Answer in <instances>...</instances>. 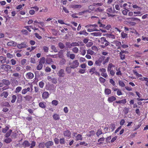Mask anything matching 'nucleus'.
<instances>
[{
	"mask_svg": "<svg viewBox=\"0 0 148 148\" xmlns=\"http://www.w3.org/2000/svg\"><path fill=\"white\" fill-rule=\"evenodd\" d=\"M99 26L96 24L94 25H88L85 26L86 28H89L87 30L88 32H91L94 31H97L98 30L96 28V27Z\"/></svg>",
	"mask_w": 148,
	"mask_h": 148,
	"instance_id": "1",
	"label": "nucleus"
},
{
	"mask_svg": "<svg viewBox=\"0 0 148 148\" xmlns=\"http://www.w3.org/2000/svg\"><path fill=\"white\" fill-rule=\"evenodd\" d=\"M11 66L6 64H3L0 66V70L2 71H8L11 69Z\"/></svg>",
	"mask_w": 148,
	"mask_h": 148,
	"instance_id": "2",
	"label": "nucleus"
},
{
	"mask_svg": "<svg viewBox=\"0 0 148 148\" xmlns=\"http://www.w3.org/2000/svg\"><path fill=\"white\" fill-rule=\"evenodd\" d=\"M70 67L72 69H75L77 68L79 65V63L77 60H74L72 62L69 63Z\"/></svg>",
	"mask_w": 148,
	"mask_h": 148,
	"instance_id": "3",
	"label": "nucleus"
},
{
	"mask_svg": "<svg viewBox=\"0 0 148 148\" xmlns=\"http://www.w3.org/2000/svg\"><path fill=\"white\" fill-rule=\"evenodd\" d=\"M99 42L100 44H104V47L107 46L109 42L106 40L105 37H102L99 40Z\"/></svg>",
	"mask_w": 148,
	"mask_h": 148,
	"instance_id": "4",
	"label": "nucleus"
},
{
	"mask_svg": "<svg viewBox=\"0 0 148 148\" xmlns=\"http://www.w3.org/2000/svg\"><path fill=\"white\" fill-rule=\"evenodd\" d=\"M107 14L109 16H111L112 17H113L115 16L114 15H113V14L116 11L115 10L113 11L112 10V8H109L107 9Z\"/></svg>",
	"mask_w": 148,
	"mask_h": 148,
	"instance_id": "5",
	"label": "nucleus"
},
{
	"mask_svg": "<svg viewBox=\"0 0 148 148\" xmlns=\"http://www.w3.org/2000/svg\"><path fill=\"white\" fill-rule=\"evenodd\" d=\"M105 57L103 56H101L98 60L95 61V64L97 66H100L101 65L102 62L104 60Z\"/></svg>",
	"mask_w": 148,
	"mask_h": 148,
	"instance_id": "6",
	"label": "nucleus"
},
{
	"mask_svg": "<svg viewBox=\"0 0 148 148\" xmlns=\"http://www.w3.org/2000/svg\"><path fill=\"white\" fill-rule=\"evenodd\" d=\"M90 73H91V75L95 73L96 75L98 76H100V74L99 73L96 71V69L95 67H92L90 69L89 71Z\"/></svg>",
	"mask_w": 148,
	"mask_h": 148,
	"instance_id": "7",
	"label": "nucleus"
},
{
	"mask_svg": "<svg viewBox=\"0 0 148 148\" xmlns=\"http://www.w3.org/2000/svg\"><path fill=\"white\" fill-rule=\"evenodd\" d=\"M98 25L99 27H104L107 30H109L111 28V26L110 25H107L106 26V25L102 24L99 21L98 22Z\"/></svg>",
	"mask_w": 148,
	"mask_h": 148,
	"instance_id": "8",
	"label": "nucleus"
},
{
	"mask_svg": "<svg viewBox=\"0 0 148 148\" xmlns=\"http://www.w3.org/2000/svg\"><path fill=\"white\" fill-rule=\"evenodd\" d=\"M17 47L19 49H21L27 47V46L24 42H21V44H18L17 45Z\"/></svg>",
	"mask_w": 148,
	"mask_h": 148,
	"instance_id": "9",
	"label": "nucleus"
},
{
	"mask_svg": "<svg viewBox=\"0 0 148 148\" xmlns=\"http://www.w3.org/2000/svg\"><path fill=\"white\" fill-rule=\"evenodd\" d=\"M63 134L64 136L69 138L71 137V132L68 130H66L64 131V132Z\"/></svg>",
	"mask_w": 148,
	"mask_h": 148,
	"instance_id": "10",
	"label": "nucleus"
},
{
	"mask_svg": "<svg viewBox=\"0 0 148 148\" xmlns=\"http://www.w3.org/2000/svg\"><path fill=\"white\" fill-rule=\"evenodd\" d=\"M49 92L47 91L44 92L42 95V97L43 99H47L49 97Z\"/></svg>",
	"mask_w": 148,
	"mask_h": 148,
	"instance_id": "11",
	"label": "nucleus"
},
{
	"mask_svg": "<svg viewBox=\"0 0 148 148\" xmlns=\"http://www.w3.org/2000/svg\"><path fill=\"white\" fill-rule=\"evenodd\" d=\"M58 74L60 77H64V76L65 73L64 70L63 69H60L59 71Z\"/></svg>",
	"mask_w": 148,
	"mask_h": 148,
	"instance_id": "12",
	"label": "nucleus"
},
{
	"mask_svg": "<svg viewBox=\"0 0 148 148\" xmlns=\"http://www.w3.org/2000/svg\"><path fill=\"white\" fill-rule=\"evenodd\" d=\"M105 139L104 137H101L98 140L97 142L98 143L96 144V145H100L103 144L105 141Z\"/></svg>",
	"mask_w": 148,
	"mask_h": 148,
	"instance_id": "13",
	"label": "nucleus"
},
{
	"mask_svg": "<svg viewBox=\"0 0 148 148\" xmlns=\"http://www.w3.org/2000/svg\"><path fill=\"white\" fill-rule=\"evenodd\" d=\"M12 139L11 138L5 137L3 139V142L6 143L8 144L10 143L12 141Z\"/></svg>",
	"mask_w": 148,
	"mask_h": 148,
	"instance_id": "14",
	"label": "nucleus"
},
{
	"mask_svg": "<svg viewBox=\"0 0 148 148\" xmlns=\"http://www.w3.org/2000/svg\"><path fill=\"white\" fill-rule=\"evenodd\" d=\"M26 76L27 79H31L34 77V75L33 73L29 72L26 74Z\"/></svg>",
	"mask_w": 148,
	"mask_h": 148,
	"instance_id": "15",
	"label": "nucleus"
},
{
	"mask_svg": "<svg viewBox=\"0 0 148 148\" xmlns=\"http://www.w3.org/2000/svg\"><path fill=\"white\" fill-rule=\"evenodd\" d=\"M6 58L2 56H0V63L4 64L6 62Z\"/></svg>",
	"mask_w": 148,
	"mask_h": 148,
	"instance_id": "16",
	"label": "nucleus"
},
{
	"mask_svg": "<svg viewBox=\"0 0 148 148\" xmlns=\"http://www.w3.org/2000/svg\"><path fill=\"white\" fill-rule=\"evenodd\" d=\"M70 45L71 46L70 47H69V48H70L71 47H74L75 46H79V44L77 42H73L72 43L70 44V43L69 42H66V45Z\"/></svg>",
	"mask_w": 148,
	"mask_h": 148,
	"instance_id": "17",
	"label": "nucleus"
},
{
	"mask_svg": "<svg viewBox=\"0 0 148 148\" xmlns=\"http://www.w3.org/2000/svg\"><path fill=\"white\" fill-rule=\"evenodd\" d=\"M7 45L8 46L15 47L17 45V43L14 41H11L8 42L7 44Z\"/></svg>",
	"mask_w": 148,
	"mask_h": 148,
	"instance_id": "18",
	"label": "nucleus"
},
{
	"mask_svg": "<svg viewBox=\"0 0 148 148\" xmlns=\"http://www.w3.org/2000/svg\"><path fill=\"white\" fill-rule=\"evenodd\" d=\"M46 61V63L48 64H52L53 63V61L52 60V59L48 56L47 58Z\"/></svg>",
	"mask_w": 148,
	"mask_h": 148,
	"instance_id": "19",
	"label": "nucleus"
},
{
	"mask_svg": "<svg viewBox=\"0 0 148 148\" xmlns=\"http://www.w3.org/2000/svg\"><path fill=\"white\" fill-rule=\"evenodd\" d=\"M30 90V88L29 87H27V88H24L22 90L21 93L22 95H25Z\"/></svg>",
	"mask_w": 148,
	"mask_h": 148,
	"instance_id": "20",
	"label": "nucleus"
},
{
	"mask_svg": "<svg viewBox=\"0 0 148 148\" xmlns=\"http://www.w3.org/2000/svg\"><path fill=\"white\" fill-rule=\"evenodd\" d=\"M95 133V132L94 130H92L88 132V133L86 134V136L88 137H91L92 136L94 135Z\"/></svg>",
	"mask_w": 148,
	"mask_h": 148,
	"instance_id": "21",
	"label": "nucleus"
},
{
	"mask_svg": "<svg viewBox=\"0 0 148 148\" xmlns=\"http://www.w3.org/2000/svg\"><path fill=\"white\" fill-rule=\"evenodd\" d=\"M136 95H137V96H138V97H139V98H137V101H142L143 100H147L148 99H142V98H140L142 96V95H141V94H140L139 92H137V91H136L135 92Z\"/></svg>",
	"mask_w": 148,
	"mask_h": 148,
	"instance_id": "22",
	"label": "nucleus"
},
{
	"mask_svg": "<svg viewBox=\"0 0 148 148\" xmlns=\"http://www.w3.org/2000/svg\"><path fill=\"white\" fill-rule=\"evenodd\" d=\"M116 98L114 96H111L109 97L108 99V101L109 103H111L116 100Z\"/></svg>",
	"mask_w": 148,
	"mask_h": 148,
	"instance_id": "23",
	"label": "nucleus"
},
{
	"mask_svg": "<svg viewBox=\"0 0 148 148\" xmlns=\"http://www.w3.org/2000/svg\"><path fill=\"white\" fill-rule=\"evenodd\" d=\"M2 82L3 84L7 86H8L10 84V82L9 80L4 79L2 80Z\"/></svg>",
	"mask_w": 148,
	"mask_h": 148,
	"instance_id": "24",
	"label": "nucleus"
},
{
	"mask_svg": "<svg viewBox=\"0 0 148 148\" xmlns=\"http://www.w3.org/2000/svg\"><path fill=\"white\" fill-rule=\"evenodd\" d=\"M114 43L116 46L117 47V49H120L121 46V42L118 41H116L114 42Z\"/></svg>",
	"mask_w": 148,
	"mask_h": 148,
	"instance_id": "25",
	"label": "nucleus"
},
{
	"mask_svg": "<svg viewBox=\"0 0 148 148\" xmlns=\"http://www.w3.org/2000/svg\"><path fill=\"white\" fill-rule=\"evenodd\" d=\"M8 95V92L7 91H3L0 95L1 97H4V98H6Z\"/></svg>",
	"mask_w": 148,
	"mask_h": 148,
	"instance_id": "26",
	"label": "nucleus"
},
{
	"mask_svg": "<svg viewBox=\"0 0 148 148\" xmlns=\"http://www.w3.org/2000/svg\"><path fill=\"white\" fill-rule=\"evenodd\" d=\"M53 118L55 120H57L60 119V116L59 114L55 113L53 115Z\"/></svg>",
	"mask_w": 148,
	"mask_h": 148,
	"instance_id": "27",
	"label": "nucleus"
},
{
	"mask_svg": "<svg viewBox=\"0 0 148 148\" xmlns=\"http://www.w3.org/2000/svg\"><path fill=\"white\" fill-rule=\"evenodd\" d=\"M22 145L23 147H27L30 145V144L29 142L27 140H25L22 143Z\"/></svg>",
	"mask_w": 148,
	"mask_h": 148,
	"instance_id": "28",
	"label": "nucleus"
},
{
	"mask_svg": "<svg viewBox=\"0 0 148 148\" xmlns=\"http://www.w3.org/2000/svg\"><path fill=\"white\" fill-rule=\"evenodd\" d=\"M126 100L125 99H123L119 101H116L115 102L117 103L125 104L126 103Z\"/></svg>",
	"mask_w": 148,
	"mask_h": 148,
	"instance_id": "29",
	"label": "nucleus"
},
{
	"mask_svg": "<svg viewBox=\"0 0 148 148\" xmlns=\"http://www.w3.org/2000/svg\"><path fill=\"white\" fill-rule=\"evenodd\" d=\"M45 145L46 147H49L53 145V143L52 141H49L46 143Z\"/></svg>",
	"mask_w": 148,
	"mask_h": 148,
	"instance_id": "30",
	"label": "nucleus"
},
{
	"mask_svg": "<svg viewBox=\"0 0 148 148\" xmlns=\"http://www.w3.org/2000/svg\"><path fill=\"white\" fill-rule=\"evenodd\" d=\"M133 72L134 75H135L136 76L139 77H142V75L141 74H139L138 73L136 69H134L133 70Z\"/></svg>",
	"mask_w": 148,
	"mask_h": 148,
	"instance_id": "31",
	"label": "nucleus"
},
{
	"mask_svg": "<svg viewBox=\"0 0 148 148\" xmlns=\"http://www.w3.org/2000/svg\"><path fill=\"white\" fill-rule=\"evenodd\" d=\"M115 66L112 63H110L109 64L107 68V71L109 72V71L112 70L111 69L112 67H114Z\"/></svg>",
	"mask_w": 148,
	"mask_h": 148,
	"instance_id": "32",
	"label": "nucleus"
},
{
	"mask_svg": "<svg viewBox=\"0 0 148 148\" xmlns=\"http://www.w3.org/2000/svg\"><path fill=\"white\" fill-rule=\"evenodd\" d=\"M90 34L94 36H101V33L100 32H93L91 33Z\"/></svg>",
	"mask_w": 148,
	"mask_h": 148,
	"instance_id": "33",
	"label": "nucleus"
},
{
	"mask_svg": "<svg viewBox=\"0 0 148 148\" xmlns=\"http://www.w3.org/2000/svg\"><path fill=\"white\" fill-rule=\"evenodd\" d=\"M104 92L106 95H108L111 93V91L110 89L107 88L105 89Z\"/></svg>",
	"mask_w": 148,
	"mask_h": 148,
	"instance_id": "34",
	"label": "nucleus"
},
{
	"mask_svg": "<svg viewBox=\"0 0 148 148\" xmlns=\"http://www.w3.org/2000/svg\"><path fill=\"white\" fill-rule=\"evenodd\" d=\"M82 135L80 134H78L76 137L75 140L78 141L79 140H82Z\"/></svg>",
	"mask_w": 148,
	"mask_h": 148,
	"instance_id": "35",
	"label": "nucleus"
},
{
	"mask_svg": "<svg viewBox=\"0 0 148 148\" xmlns=\"http://www.w3.org/2000/svg\"><path fill=\"white\" fill-rule=\"evenodd\" d=\"M103 134L102 130L101 129H99L96 132V134L97 137H99V136Z\"/></svg>",
	"mask_w": 148,
	"mask_h": 148,
	"instance_id": "36",
	"label": "nucleus"
},
{
	"mask_svg": "<svg viewBox=\"0 0 148 148\" xmlns=\"http://www.w3.org/2000/svg\"><path fill=\"white\" fill-rule=\"evenodd\" d=\"M78 33L80 35H84L85 36H87L88 34V33L86 32L85 30L81 31L79 32Z\"/></svg>",
	"mask_w": 148,
	"mask_h": 148,
	"instance_id": "37",
	"label": "nucleus"
},
{
	"mask_svg": "<svg viewBox=\"0 0 148 148\" xmlns=\"http://www.w3.org/2000/svg\"><path fill=\"white\" fill-rule=\"evenodd\" d=\"M17 98L16 96L15 95H13L12 97V99L11 100V102L12 103H14Z\"/></svg>",
	"mask_w": 148,
	"mask_h": 148,
	"instance_id": "38",
	"label": "nucleus"
},
{
	"mask_svg": "<svg viewBox=\"0 0 148 148\" xmlns=\"http://www.w3.org/2000/svg\"><path fill=\"white\" fill-rule=\"evenodd\" d=\"M134 13L135 14L134 16H140L142 15V14H141V13L140 11L134 12Z\"/></svg>",
	"mask_w": 148,
	"mask_h": 148,
	"instance_id": "39",
	"label": "nucleus"
},
{
	"mask_svg": "<svg viewBox=\"0 0 148 148\" xmlns=\"http://www.w3.org/2000/svg\"><path fill=\"white\" fill-rule=\"evenodd\" d=\"M12 132V130H10L9 131L7 132L5 134V137H9L10 136L11 133Z\"/></svg>",
	"mask_w": 148,
	"mask_h": 148,
	"instance_id": "40",
	"label": "nucleus"
},
{
	"mask_svg": "<svg viewBox=\"0 0 148 148\" xmlns=\"http://www.w3.org/2000/svg\"><path fill=\"white\" fill-rule=\"evenodd\" d=\"M22 90V87L21 86L17 87L16 88L15 92L16 93H19Z\"/></svg>",
	"mask_w": 148,
	"mask_h": 148,
	"instance_id": "41",
	"label": "nucleus"
},
{
	"mask_svg": "<svg viewBox=\"0 0 148 148\" xmlns=\"http://www.w3.org/2000/svg\"><path fill=\"white\" fill-rule=\"evenodd\" d=\"M119 85L121 87H123L125 86V84L124 82L121 80H119Z\"/></svg>",
	"mask_w": 148,
	"mask_h": 148,
	"instance_id": "42",
	"label": "nucleus"
},
{
	"mask_svg": "<svg viewBox=\"0 0 148 148\" xmlns=\"http://www.w3.org/2000/svg\"><path fill=\"white\" fill-rule=\"evenodd\" d=\"M43 67V65L42 63H39V64L38 65L36 69L38 70H40Z\"/></svg>",
	"mask_w": 148,
	"mask_h": 148,
	"instance_id": "43",
	"label": "nucleus"
},
{
	"mask_svg": "<svg viewBox=\"0 0 148 148\" xmlns=\"http://www.w3.org/2000/svg\"><path fill=\"white\" fill-rule=\"evenodd\" d=\"M24 97L26 101H29L32 99V97L29 95H27Z\"/></svg>",
	"mask_w": 148,
	"mask_h": 148,
	"instance_id": "44",
	"label": "nucleus"
},
{
	"mask_svg": "<svg viewBox=\"0 0 148 148\" xmlns=\"http://www.w3.org/2000/svg\"><path fill=\"white\" fill-rule=\"evenodd\" d=\"M71 7L73 8H81L82 7V6L81 5H73L71 6Z\"/></svg>",
	"mask_w": 148,
	"mask_h": 148,
	"instance_id": "45",
	"label": "nucleus"
},
{
	"mask_svg": "<svg viewBox=\"0 0 148 148\" xmlns=\"http://www.w3.org/2000/svg\"><path fill=\"white\" fill-rule=\"evenodd\" d=\"M87 53L88 54H89L91 55H93L94 53L93 51L90 49L87 50Z\"/></svg>",
	"mask_w": 148,
	"mask_h": 148,
	"instance_id": "46",
	"label": "nucleus"
},
{
	"mask_svg": "<svg viewBox=\"0 0 148 148\" xmlns=\"http://www.w3.org/2000/svg\"><path fill=\"white\" fill-rule=\"evenodd\" d=\"M45 143H40L39 144L38 147L40 148H44L45 147Z\"/></svg>",
	"mask_w": 148,
	"mask_h": 148,
	"instance_id": "47",
	"label": "nucleus"
},
{
	"mask_svg": "<svg viewBox=\"0 0 148 148\" xmlns=\"http://www.w3.org/2000/svg\"><path fill=\"white\" fill-rule=\"evenodd\" d=\"M12 76L19 78L20 77V75L18 73H14L12 74Z\"/></svg>",
	"mask_w": 148,
	"mask_h": 148,
	"instance_id": "48",
	"label": "nucleus"
},
{
	"mask_svg": "<svg viewBox=\"0 0 148 148\" xmlns=\"http://www.w3.org/2000/svg\"><path fill=\"white\" fill-rule=\"evenodd\" d=\"M39 106L40 107L42 108H45V105L44 103V102H41L39 104Z\"/></svg>",
	"mask_w": 148,
	"mask_h": 148,
	"instance_id": "49",
	"label": "nucleus"
},
{
	"mask_svg": "<svg viewBox=\"0 0 148 148\" xmlns=\"http://www.w3.org/2000/svg\"><path fill=\"white\" fill-rule=\"evenodd\" d=\"M73 52L75 53H77L79 51V49L76 47H74L72 49Z\"/></svg>",
	"mask_w": 148,
	"mask_h": 148,
	"instance_id": "50",
	"label": "nucleus"
},
{
	"mask_svg": "<svg viewBox=\"0 0 148 148\" xmlns=\"http://www.w3.org/2000/svg\"><path fill=\"white\" fill-rule=\"evenodd\" d=\"M71 68L70 67H67L66 68V71L68 74L70 73L71 71Z\"/></svg>",
	"mask_w": 148,
	"mask_h": 148,
	"instance_id": "51",
	"label": "nucleus"
},
{
	"mask_svg": "<svg viewBox=\"0 0 148 148\" xmlns=\"http://www.w3.org/2000/svg\"><path fill=\"white\" fill-rule=\"evenodd\" d=\"M51 49L55 52H57V50L54 45H52L51 46Z\"/></svg>",
	"mask_w": 148,
	"mask_h": 148,
	"instance_id": "52",
	"label": "nucleus"
},
{
	"mask_svg": "<svg viewBox=\"0 0 148 148\" xmlns=\"http://www.w3.org/2000/svg\"><path fill=\"white\" fill-rule=\"evenodd\" d=\"M45 58L44 57H42L40 59L39 63L42 64H44L45 63Z\"/></svg>",
	"mask_w": 148,
	"mask_h": 148,
	"instance_id": "53",
	"label": "nucleus"
},
{
	"mask_svg": "<svg viewBox=\"0 0 148 148\" xmlns=\"http://www.w3.org/2000/svg\"><path fill=\"white\" fill-rule=\"evenodd\" d=\"M99 80L100 82L102 83H104L106 81L105 79L101 77L99 78Z\"/></svg>",
	"mask_w": 148,
	"mask_h": 148,
	"instance_id": "54",
	"label": "nucleus"
},
{
	"mask_svg": "<svg viewBox=\"0 0 148 148\" xmlns=\"http://www.w3.org/2000/svg\"><path fill=\"white\" fill-rule=\"evenodd\" d=\"M9 129V127H8L6 126L5 127V128H3L2 130V132L3 133H6L7 131Z\"/></svg>",
	"mask_w": 148,
	"mask_h": 148,
	"instance_id": "55",
	"label": "nucleus"
},
{
	"mask_svg": "<svg viewBox=\"0 0 148 148\" xmlns=\"http://www.w3.org/2000/svg\"><path fill=\"white\" fill-rule=\"evenodd\" d=\"M22 100V96L20 94L18 96V99L17 100V101L18 102H20V101H21Z\"/></svg>",
	"mask_w": 148,
	"mask_h": 148,
	"instance_id": "56",
	"label": "nucleus"
},
{
	"mask_svg": "<svg viewBox=\"0 0 148 148\" xmlns=\"http://www.w3.org/2000/svg\"><path fill=\"white\" fill-rule=\"evenodd\" d=\"M58 46H59V47L61 49H64L65 47V46H64V44L62 42L59 43L58 44Z\"/></svg>",
	"mask_w": 148,
	"mask_h": 148,
	"instance_id": "57",
	"label": "nucleus"
},
{
	"mask_svg": "<svg viewBox=\"0 0 148 148\" xmlns=\"http://www.w3.org/2000/svg\"><path fill=\"white\" fill-rule=\"evenodd\" d=\"M103 10V9L101 7H99L95 10V11L101 12Z\"/></svg>",
	"mask_w": 148,
	"mask_h": 148,
	"instance_id": "58",
	"label": "nucleus"
},
{
	"mask_svg": "<svg viewBox=\"0 0 148 148\" xmlns=\"http://www.w3.org/2000/svg\"><path fill=\"white\" fill-rule=\"evenodd\" d=\"M121 35L122 37L123 38L127 37V34L125 33L124 32L121 33Z\"/></svg>",
	"mask_w": 148,
	"mask_h": 148,
	"instance_id": "59",
	"label": "nucleus"
},
{
	"mask_svg": "<svg viewBox=\"0 0 148 148\" xmlns=\"http://www.w3.org/2000/svg\"><path fill=\"white\" fill-rule=\"evenodd\" d=\"M109 58H110L109 57H108L105 60L104 59V60H103L104 61L103 62V64L104 65L106 63H108L109 62Z\"/></svg>",
	"mask_w": 148,
	"mask_h": 148,
	"instance_id": "60",
	"label": "nucleus"
},
{
	"mask_svg": "<svg viewBox=\"0 0 148 148\" xmlns=\"http://www.w3.org/2000/svg\"><path fill=\"white\" fill-rule=\"evenodd\" d=\"M110 127L112 130V131H113L115 128V124L112 123H111L110 125Z\"/></svg>",
	"mask_w": 148,
	"mask_h": 148,
	"instance_id": "61",
	"label": "nucleus"
},
{
	"mask_svg": "<svg viewBox=\"0 0 148 148\" xmlns=\"http://www.w3.org/2000/svg\"><path fill=\"white\" fill-rule=\"evenodd\" d=\"M44 82L42 81H41L39 82V86L40 88H42L44 87Z\"/></svg>",
	"mask_w": 148,
	"mask_h": 148,
	"instance_id": "62",
	"label": "nucleus"
},
{
	"mask_svg": "<svg viewBox=\"0 0 148 148\" xmlns=\"http://www.w3.org/2000/svg\"><path fill=\"white\" fill-rule=\"evenodd\" d=\"M44 51L45 52H47L48 51L49 48L46 46H44L43 47Z\"/></svg>",
	"mask_w": 148,
	"mask_h": 148,
	"instance_id": "63",
	"label": "nucleus"
},
{
	"mask_svg": "<svg viewBox=\"0 0 148 148\" xmlns=\"http://www.w3.org/2000/svg\"><path fill=\"white\" fill-rule=\"evenodd\" d=\"M35 36L38 39H40L42 38V37L40 36L37 33L34 34Z\"/></svg>",
	"mask_w": 148,
	"mask_h": 148,
	"instance_id": "64",
	"label": "nucleus"
}]
</instances>
